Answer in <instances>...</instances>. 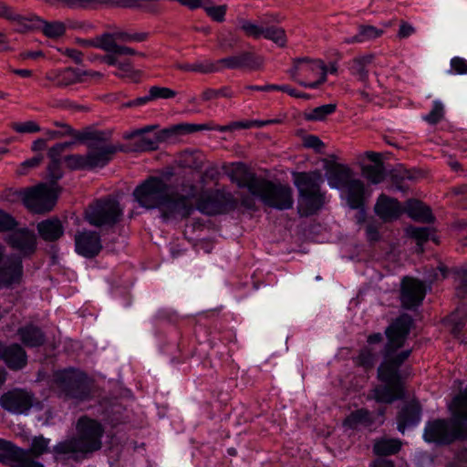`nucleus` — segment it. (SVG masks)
Returning <instances> with one entry per match:
<instances>
[{"instance_id": "9d476101", "label": "nucleus", "mask_w": 467, "mask_h": 467, "mask_svg": "<svg viewBox=\"0 0 467 467\" xmlns=\"http://www.w3.org/2000/svg\"><path fill=\"white\" fill-rule=\"evenodd\" d=\"M255 196L265 205L278 210H288L294 204L293 191L289 185L274 183L265 179Z\"/></svg>"}, {"instance_id": "412c9836", "label": "nucleus", "mask_w": 467, "mask_h": 467, "mask_svg": "<svg viewBox=\"0 0 467 467\" xmlns=\"http://www.w3.org/2000/svg\"><path fill=\"white\" fill-rule=\"evenodd\" d=\"M263 58L256 57L252 52H242L236 56L224 57L218 60L221 67L230 69L248 67L251 69L259 68L263 65Z\"/></svg>"}, {"instance_id": "49530a36", "label": "nucleus", "mask_w": 467, "mask_h": 467, "mask_svg": "<svg viewBox=\"0 0 467 467\" xmlns=\"http://www.w3.org/2000/svg\"><path fill=\"white\" fill-rule=\"evenodd\" d=\"M444 116V107L439 100L433 102L431 112L423 116V119L430 124H437L440 122Z\"/></svg>"}, {"instance_id": "aec40b11", "label": "nucleus", "mask_w": 467, "mask_h": 467, "mask_svg": "<svg viewBox=\"0 0 467 467\" xmlns=\"http://www.w3.org/2000/svg\"><path fill=\"white\" fill-rule=\"evenodd\" d=\"M45 79L56 88H64L80 83V73L78 68L72 67L56 68L47 71Z\"/></svg>"}, {"instance_id": "c756f323", "label": "nucleus", "mask_w": 467, "mask_h": 467, "mask_svg": "<svg viewBox=\"0 0 467 467\" xmlns=\"http://www.w3.org/2000/svg\"><path fill=\"white\" fill-rule=\"evenodd\" d=\"M403 209L404 212L415 221L423 223H430L432 221L433 217L431 209L425 206L421 202L417 200H409Z\"/></svg>"}, {"instance_id": "4468645a", "label": "nucleus", "mask_w": 467, "mask_h": 467, "mask_svg": "<svg viewBox=\"0 0 467 467\" xmlns=\"http://www.w3.org/2000/svg\"><path fill=\"white\" fill-rule=\"evenodd\" d=\"M54 382L61 394H64L66 397L78 400L85 399L82 393L85 384L77 370L69 368L57 371L55 374Z\"/></svg>"}, {"instance_id": "79ce46f5", "label": "nucleus", "mask_w": 467, "mask_h": 467, "mask_svg": "<svg viewBox=\"0 0 467 467\" xmlns=\"http://www.w3.org/2000/svg\"><path fill=\"white\" fill-rule=\"evenodd\" d=\"M337 105L330 103L317 107L306 113L307 120L321 121L336 111Z\"/></svg>"}, {"instance_id": "4c0bfd02", "label": "nucleus", "mask_w": 467, "mask_h": 467, "mask_svg": "<svg viewBox=\"0 0 467 467\" xmlns=\"http://www.w3.org/2000/svg\"><path fill=\"white\" fill-rule=\"evenodd\" d=\"M118 71L114 75L120 78H128L133 82H138L140 78V71L136 70L130 60L119 61L117 66Z\"/></svg>"}, {"instance_id": "6e6552de", "label": "nucleus", "mask_w": 467, "mask_h": 467, "mask_svg": "<svg viewBox=\"0 0 467 467\" xmlns=\"http://www.w3.org/2000/svg\"><path fill=\"white\" fill-rule=\"evenodd\" d=\"M123 213L119 203L112 198L97 200L85 211L86 221L96 227L112 226L121 219Z\"/></svg>"}, {"instance_id": "a878e982", "label": "nucleus", "mask_w": 467, "mask_h": 467, "mask_svg": "<svg viewBox=\"0 0 467 467\" xmlns=\"http://www.w3.org/2000/svg\"><path fill=\"white\" fill-rule=\"evenodd\" d=\"M17 335L22 343L28 348L40 347L46 340L43 331L32 324L20 327L17 330Z\"/></svg>"}, {"instance_id": "37998d69", "label": "nucleus", "mask_w": 467, "mask_h": 467, "mask_svg": "<svg viewBox=\"0 0 467 467\" xmlns=\"http://www.w3.org/2000/svg\"><path fill=\"white\" fill-rule=\"evenodd\" d=\"M49 449V440L44 438L43 436L35 437L32 440L30 448L26 450L28 451V455L31 459L33 457H39L46 452L48 451Z\"/></svg>"}, {"instance_id": "72a5a7b5", "label": "nucleus", "mask_w": 467, "mask_h": 467, "mask_svg": "<svg viewBox=\"0 0 467 467\" xmlns=\"http://www.w3.org/2000/svg\"><path fill=\"white\" fill-rule=\"evenodd\" d=\"M373 422L371 413L366 409L352 411L344 420V425L356 429L359 425L369 426Z\"/></svg>"}, {"instance_id": "f704fd0d", "label": "nucleus", "mask_w": 467, "mask_h": 467, "mask_svg": "<svg viewBox=\"0 0 467 467\" xmlns=\"http://www.w3.org/2000/svg\"><path fill=\"white\" fill-rule=\"evenodd\" d=\"M238 25L240 30L248 37L259 39L263 36L265 28L263 22L257 23L244 18H238Z\"/></svg>"}, {"instance_id": "dca6fc26", "label": "nucleus", "mask_w": 467, "mask_h": 467, "mask_svg": "<svg viewBox=\"0 0 467 467\" xmlns=\"http://www.w3.org/2000/svg\"><path fill=\"white\" fill-rule=\"evenodd\" d=\"M426 295L424 284L413 277L406 276L401 282L400 301L403 307L410 309L418 306Z\"/></svg>"}, {"instance_id": "7ed1b4c3", "label": "nucleus", "mask_w": 467, "mask_h": 467, "mask_svg": "<svg viewBox=\"0 0 467 467\" xmlns=\"http://www.w3.org/2000/svg\"><path fill=\"white\" fill-rule=\"evenodd\" d=\"M157 126L149 125L142 129L135 130L127 138L137 137L130 149H123L108 143L110 132L102 130H86L78 133L77 139L79 141H86L88 151L87 160L89 169L103 167L109 163L117 151H148L156 150L159 143V137H145L144 134L155 130Z\"/></svg>"}, {"instance_id": "6e6d98bb", "label": "nucleus", "mask_w": 467, "mask_h": 467, "mask_svg": "<svg viewBox=\"0 0 467 467\" xmlns=\"http://www.w3.org/2000/svg\"><path fill=\"white\" fill-rule=\"evenodd\" d=\"M204 10L206 14L214 21L223 22L225 19L227 6L225 5L217 6H205Z\"/></svg>"}, {"instance_id": "1a4fd4ad", "label": "nucleus", "mask_w": 467, "mask_h": 467, "mask_svg": "<svg viewBox=\"0 0 467 467\" xmlns=\"http://www.w3.org/2000/svg\"><path fill=\"white\" fill-rule=\"evenodd\" d=\"M59 192L60 188L57 183H39L25 192L23 202L33 213H47L54 208Z\"/></svg>"}, {"instance_id": "3c124183", "label": "nucleus", "mask_w": 467, "mask_h": 467, "mask_svg": "<svg viewBox=\"0 0 467 467\" xmlns=\"http://www.w3.org/2000/svg\"><path fill=\"white\" fill-rule=\"evenodd\" d=\"M11 127L17 133H36L41 130L40 126L34 120L14 122Z\"/></svg>"}, {"instance_id": "b1692460", "label": "nucleus", "mask_w": 467, "mask_h": 467, "mask_svg": "<svg viewBox=\"0 0 467 467\" xmlns=\"http://www.w3.org/2000/svg\"><path fill=\"white\" fill-rule=\"evenodd\" d=\"M375 213L388 222L399 218L404 213V209L396 199L381 194L377 200Z\"/></svg>"}, {"instance_id": "052dcab7", "label": "nucleus", "mask_w": 467, "mask_h": 467, "mask_svg": "<svg viewBox=\"0 0 467 467\" xmlns=\"http://www.w3.org/2000/svg\"><path fill=\"white\" fill-rule=\"evenodd\" d=\"M47 174L48 178L51 180V182L57 183V181L62 177V171L60 168V162L51 161L47 167Z\"/></svg>"}, {"instance_id": "13d9d810", "label": "nucleus", "mask_w": 467, "mask_h": 467, "mask_svg": "<svg viewBox=\"0 0 467 467\" xmlns=\"http://www.w3.org/2000/svg\"><path fill=\"white\" fill-rule=\"evenodd\" d=\"M412 177L409 171H397L392 174V181L396 184V188L404 191L406 187L403 185L405 180H410Z\"/></svg>"}, {"instance_id": "864d4df0", "label": "nucleus", "mask_w": 467, "mask_h": 467, "mask_svg": "<svg viewBox=\"0 0 467 467\" xmlns=\"http://www.w3.org/2000/svg\"><path fill=\"white\" fill-rule=\"evenodd\" d=\"M150 91L152 100L159 99H168L176 96V92L173 89L166 87L152 86L150 88Z\"/></svg>"}, {"instance_id": "0eeeda50", "label": "nucleus", "mask_w": 467, "mask_h": 467, "mask_svg": "<svg viewBox=\"0 0 467 467\" xmlns=\"http://www.w3.org/2000/svg\"><path fill=\"white\" fill-rule=\"evenodd\" d=\"M291 78L307 88H318L327 81L328 69L320 59L297 58L289 70Z\"/></svg>"}, {"instance_id": "4d7b16f0", "label": "nucleus", "mask_w": 467, "mask_h": 467, "mask_svg": "<svg viewBox=\"0 0 467 467\" xmlns=\"http://www.w3.org/2000/svg\"><path fill=\"white\" fill-rule=\"evenodd\" d=\"M67 26L78 30L82 33H89L95 29V26L88 21H78V20H68Z\"/></svg>"}, {"instance_id": "4be33fe9", "label": "nucleus", "mask_w": 467, "mask_h": 467, "mask_svg": "<svg viewBox=\"0 0 467 467\" xmlns=\"http://www.w3.org/2000/svg\"><path fill=\"white\" fill-rule=\"evenodd\" d=\"M0 359L12 370L23 368L27 363V355L19 344H11L5 347L1 343Z\"/></svg>"}, {"instance_id": "393cba45", "label": "nucleus", "mask_w": 467, "mask_h": 467, "mask_svg": "<svg viewBox=\"0 0 467 467\" xmlns=\"http://www.w3.org/2000/svg\"><path fill=\"white\" fill-rule=\"evenodd\" d=\"M421 409L418 402H410L405 405L398 415V430L401 433L406 428L414 426L420 420Z\"/></svg>"}, {"instance_id": "a18cd8bd", "label": "nucleus", "mask_w": 467, "mask_h": 467, "mask_svg": "<svg viewBox=\"0 0 467 467\" xmlns=\"http://www.w3.org/2000/svg\"><path fill=\"white\" fill-rule=\"evenodd\" d=\"M382 34L383 31L381 29H378L372 26H360L359 33L353 36L349 42H362L369 39H375L379 37Z\"/></svg>"}, {"instance_id": "603ef678", "label": "nucleus", "mask_w": 467, "mask_h": 467, "mask_svg": "<svg viewBox=\"0 0 467 467\" xmlns=\"http://www.w3.org/2000/svg\"><path fill=\"white\" fill-rule=\"evenodd\" d=\"M43 160V154H38L33 158L26 160L19 165L16 171L17 174L26 175L29 170L38 167L42 163Z\"/></svg>"}, {"instance_id": "9b49d317", "label": "nucleus", "mask_w": 467, "mask_h": 467, "mask_svg": "<svg viewBox=\"0 0 467 467\" xmlns=\"http://www.w3.org/2000/svg\"><path fill=\"white\" fill-rule=\"evenodd\" d=\"M35 402L34 394L25 389H10L0 397L1 408L16 415L27 414Z\"/></svg>"}, {"instance_id": "423d86ee", "label": "nucleus", "mask_w": 467, "mask_h": 467, "mask_svg": "<svg viewBox=\"0 0 467 467\" xmlns=\"http://www.w3.org/2000/svg\"><path fill=\"white\" fill-rule=\"evenodd\" d=\"M452 419L434 420L429 421L424 429L423 438L428 442L450 444L456 440L467 439V420L455 417L451 410Z\"/></svg>"}, {"instance_id": "de8ad7c7", "label": "nucleus", "mask_w": 467, "mask_h": 467, "mask_svg": "<svg viewBox=\"0 0 467 467\" xmlns=\"http://www.w3.org/2000/svg\"><path fill=\"white\" fill-rule=\"evenodd\" d=\"M221 70V67L218 63L212 60H202L193 63V72L201 74H210Z\"/></svg>"}, {"instance_id": "a19ab883", "label": "nucleus", "mask_w": 467, "mask_h": 467, "mask_svg": "<svg viewBox=\"0 0 467 467\" xmlns=\"http://www.w3.org/2000/svg\"><path fill=\"white\" fill-rule=\"evenodd\" d=\"M119 45L113 33H104L96 36L95 48L102 49L107 53L116 54Z\"/></svg>"}, {"instance_id": "58836bf2", "label": "nucleus", "mask_w": 467, "mask_h": 467, "mask_svg": "<svg viewBox=\"0 0 467 467\" xmlns=\"http://www.w3.org/2000/svg\"><path fill=\"white\" fill-rule=\"evenodd\" d=\"M262 37L271 40L280 47H284L287 42L285 31L282 27L278 26H265Z\"/></svg>"}, {"instance_id": "f03ea898", "label": "nucleus", "mask_w": 467, "mask_h": 467, "mask_svg": "<svg viewBox=\"0 0 467 467\" xmlns=\"http://www.w3.org/2000/svg\"><path fill=\"white\" fill-rule=\"evenodd\" d=\"M133 196L146 209H158L164 221L184 219L195 210L196 187L184 183L173 190L162 178L151 176L138 185Z\"/></svg>"}, {"instance_id": "c85d7f7f", "label": "nucleus", "mask_w": 467, "mask_h": 467, "mask_svg": "<svg viewBox=\"0 0 467 467\" xmlns=\"http://www.w3.org/2000/svg\"><path fill=\"white\" fill-rule=\"evenodd\" d=\"M373 55H365L353 58L349 64L350 73L362 83L368 79V67L373 61Z\"/></svg>"}, {"instance_id": "680f3d73", "label": "nucleus", "mask_w": 467, "mask_h": 467, "mask_svg": "<svg viewBox=\"0 0 467 467\" xmlns=\"http://www.w3.org/2000/svg\"><path fill=\"white\" fill-rule=\"evenodd\" d=\"M451 67L455 74H467V60L455 57L451 60Z\"/></svg>"}, {"instance_id": "20e7f679", "label": "nucleus", "mask_w": 467, "mask_h": 467, "mask_svg": "<svg viewBox=\"0 0 467 467\" xmlns=\"http://www.w3.org/2000/svg\"><path fill=\"white\" fill-rule=\"evenodd\" d=\"M76 436L58 442L53 448L57 455H69L79 461L102 448L104 426L88 416L80 417L75 426Z\"/></svg>"}, {"instance_id": "7c9ffc66", "label": "nucleus", "mask_w": 467, "mask_h": 467, "mask_svg": "<svg viewBox=\"0 0 467 467\" xmlns=\"http://www.w3.org/2000/svg\"><path fill=\"white\" fill-rule=\"evenodd\" d=\"M10 22L15 31L25 33L38 29L39 25H41V18L35 15L22 16L15 12Z\"/></svg>"}, {"instance_id": "39448f33", "label": "nucleus", "mask_w": 467, "mask_h": 467, "mask_svg": "<svg viewBox=\"0 0 467 467\" xmlns=\"http://www.w3.org/2000/svg\"><path fill=\"white\" fill-rule=\"evenodd\" d=\"M324 180L319 171L294 173V183L298 190L297 210L301 216L316 213L324 203L320 185Z\"/></svg>"}, {"instance_id": "c03bdc74", "label": "nucleus", "mask_w": 467, "mask_h": 467, "mask_svg": "<svg viewBox=\"0 0 467 467\" xmlns=\"http://www.w3.org/2000/svg\"><path fill=\"white\" fill-rule=\"evenodd\" d=\"M376 360L377 354L368 347H365L362 349H360L358 357L355 358L356 364L365 368H373Z\"/></svg>"}, {"instance_id": "ea45409f", "label": "nucleus", "mask_w": 467, "mask_h": 467, "mask_svg": "<svg viewBox=\"0 0 467 467\" xmlns=\"http://www.w3.org/2000/svg\"><path fill=\"white\" fill-rule=\"evenodd\" d=\"M362 173L373 184L380 183L385 178L383 164L364 165Z\"/></svg>"}, {"instance_id": "cd10ccee", "label": "nucleus", "mask_w": 467, "mask_h": 467, "mask_svg": "<svg viewBox=\"0 0 467 467\" xmlns=\"http://www.w3.org/2000/svg\"><path fill=\"white\" fill-rule=\"evenodd\" d=\"M343 188L346 189L347 192V201L348 205L352 209L361 207L365 194V186L363 182L359 179L352 178Z\"/></svg>"}, {"instance_id": "2eb2a0df", "label": "nucleus", "mask_w": 467, "mask_h": 467, "mask_svg": "<svg viewBox=\"0 0 467 467\" xmlns=\"http://www.w3.org/2000/svg\"><path fill=\"white\" fill-rule=\"evenodd\" d=\"M234 199L231 193L214 191L204 193L197 202V209L208 215H215L226 212Z\"/></svg>"}, {"instance_id": "f8f14e48", "label": "nucleus", "mask_w": 467, "mask_h": 467, "mask_svg": "<svg viewBox=\"0 0 467 467\" xmlns=\"http://www.w3.org/2000/svg\"><path fill=\"white\" fill-rule=\"evenodd\" d=\"M24 266L21 257L9 255L0 262V289L13 290L23 284Z\"/></svg>"}, {"instance_id": "09e8293b", "label": "nucleus", "mask_w": 467, "mask_h": 467, "mask_svg": "<svg viewBox=\"0 0 467 467\" xmlns=\"http://www.w3.org/2000/svg\"><path fill=\"white\" fill-rule=\"evenodd\" d=\"M66 165L71 170L89 169L86 155L72 154L65 158Z\"/></svg>"}, {"instance_id": "774afa93", "label": "nucleus", "mask_w": 467, "mask_h": 467, "mask_svg": "<svg viewBox=\"0 0 467 467\" xmlns=\"http://www.w3.org/2000/svg\"><path fill=\"white\" fill-rule=\"evenodd\" d=\"M304 145L307 148H312L315 150H319L324 146L321 140L315 135L306 136L304 140Z\"/></svg>"}, {"instance_id": "0e129e2a", "label": "nucleus", "mask_w": 467, "mask_h": 467, "mask_svg": "<svg viewBox=\"0 0 467 467\" xmlns=\"http://www.w3.org/2000/svg\"><path fill=\"white\" fill-rule=\"evenodd\" d=\"M60 53L67 57L71 58L76 64H82L83 62V53L75 48H65L60 49Z\"/></svg>"}, {"instance_id": "5fc2aeb1", "label": "nucleus", "mask_w": 467, "mask_h": 467, "mask_svg": "<svg viewBox=\"0 0 467 467\" xmlns=\"http://www.w3.org/2000/svg\"><path fill=\"white\" fill-rule=\"evenodd\" d=\"M272 120L261 121V120H242V121H234L229 123L230 131L240 130V129H251L254 127L261 128L265 126L268 123H271Z\"/></svg>"}, {"instance_id": "473e14b6", "label": "nucleus", "mask_w": 467, "mask_h": 467, "mask_svg": "<svg viewBox=\"0 0 467 467\" xmlns=\"http://www.w3.org/2000/svg\"><path fill=\"white\" fill-rule=\"evenodd\" d=\"M212 128V122L210 123H202V124H194V123H181L177 125H173L169 129H166L162 131L165 136H171L174 134H190L194 133L201 130H210Z\"/></svg>"}, {"instance_id": "bf43d9fd", "label": "nucleus", "mask_w": 467, "mask_h": 467, "mask_svg": "<svg viewBox=\"0 0 467 467\" xmlns=\"http://www.w3.org/2000/svg\"><path fill=\"white\" fill-rule=\"evenodd\" d=\"M73 142H63V143H57L53 147H51L48 150V157L51 161H59V157L63 151L71 145H73Z\"/></svg>"}, {"instance_id": "bb28decb", "label": "nucleus", "mask_w": 467, "mask_h": 467, "mask_svg": "<svg viewBox=\"0 0 467 467\" xmlns=\"http://www.w3.org/2000/svg\"><path fill=\"white\" fill-rule=\"evenodd\" d=\"M37 231L40 237L47 242H54L59 239L64 234L63 225L57 218L40 222L37 224Z\"/></svg>"}, {"instance_id": "6ab92c4d", "label": "nucleus", "mask_w": 467, "mask_h": 467, "mask_svg": "<svg viewBox=\"0 0 467 467\" xmlns=\"http://www.w3.org/2000/svg\"><path fill=\"white\" fill-rule=\"evenodd\" d=\"M230 177L239 188H246L254 196L259 192L265 180L256 177L254 173L249 171L245 164L241 162L234 165V168L230 172Z\"/></svg>"}, {"instance_id": "f3484780", "label": "nucleus", "mask_w": 467, "mask_h": 467, "mask_svg": "<svg viewBox=\"0 0 467 467\" xmlns=\"http://www.w3.org/2000/svg\"><path fill=\"white\" fill-rule=\"evenodd\" d=\"M75 250L86 258L95 257L102 249L100 236L98 233L88 230L78 232L75 234Z\"/></svg>"}, {"instance_id": "8fccbe9b", "label": "nucleus", "mask_w": 467, "mask_h": 467, "mask_svg": "<svg viewBox=\"0 0 467 467\" xmlns=\"http://www.w3.org/2000/svg\"><path fill=\"white\" fill-rule=\"evenodd\" d=\"M407 234L414 238L418 245H422L423 243H425L430 235H431V229L429 227H408L406 229Z\"/></svg>"}, {"instance_id": "2f4dec72", "label": "nucleus", "mask_w": 467, "mask_h": 467, "mask_svg": "<svg viewBox=\"0 0 467 467\" xmlns=\"http://www.w3.org/2000/svg\"><path fill=\"white\" fill-rule=\"evenodd\" d=\"M401 445L402 443L399 439L381 438L375 441L373 451L379 456H389L398 453Z\"/></svg>"}, {"instance_id": "338daca9", "label": "nucleus", "mask_w": 467, "mask_h": 467, "mask_svg": "<svg viewBox=\"0 0 467 467\" xmlns=\"http://www.w3.org/2000/svg\"><path fill=\"white\" fill-rule=\"evenodd\" d=\"M415 33V28L409 23L402 21L400 25L398 37L407 38Z\"/></svg>"}, {"instance_id": "e2e57ef3", "label": "nucleus", "mask_w": 467, "mask_h": 467, "mask_svg": "<svg viewBox=\"0 0 467 467\" xmlns=\"http://www.w3.org/2000/svg\"><path fill=\"white\" fill-rule=\"evenodd\" d=\"M16 226V221L8 213L0 211V232L12 230Z\"/></svg>"}, {"instance_id": "e433bc0d", "label": "nucleus", "mask_w": 467, "mask_h": 467, "mask_svg": "<svg viewBox=\"0 0 467 467\" xmlns=\"http://www.w3.org/2000/svg\"><path fill=\"white\" fill-rule=\"evenodd\" d=\"M449 410L452 411L455 417L467 420V387L452 400L449 405Z\"/></svg>"}, {"instance_id": "c9c22d12", "label": "nucleus", "mask_w": 467, "mask_h": 467, "mask_svg": "<svg viewBox=\"0 0 467 467\" xmlns=\"http://www.w3.org/2000/svg\"><path fill=\"white\" fill-rule=\"evenodd\" d=\"M38 29H41L46 36L57 38L66 33L67 25L60 21L47 22L41 18V25H39Z\"/></svg>"}, {"instance_id": "a211bd4d", "label": "nucleus", "mask_w": 467, "mask_h": 467, "mask_svg": "<svg viewBox=\"0 0 467 467\" xmlns=\"http://www.w3.org/2000/svg\"><path fill=\"white\" fill-rule=\"evenodd\" d=\"M324 169L327 182L331 188L343 189L353 178V171L349 166L337 162L334 160H325Z\"/></svg>"}, {"instance_id": "f257e3e1", "label": "nucleus", "mask_w": 467, "mask_h": 467, "mask_svg": "<svg viewBox=\"0 0 467 467\" xmlns=\"http://www.w3.org/2000/svg\"><path fill=\"white\" fill-rule=\"evenodd\" d=\"M411 325V317L401 315L386 328L388 340L382 351L383 360L378 368V379L384 385L374 387L368 395V400L392 403L403 398L404 387L400 368L411 353L410 348H404Z\"/></svg>"}, {"instance_id": "ddd939ff", "label": "nucleus", "mask_w": 467, "mask_h": 467, "mask_svg": "<svg viewBox=\"0 0 467 467\" xmlns=\"http://www.w3.org/2000/svg\"><path fill=\"white\" fill-rule=\"evenodd\" d=\"M0 462L11 467H44L40 462L31 459L25 449L3 439H0Z\"/></svg>"}, {"instance_id": "69168bd1", "label": "nucleus", "mask_w": 467, "mask_h": 467, "mask_svg": "<svg viewBox=\"0 0 467 467\" xmlns=\"http://www.w3.org/2000/svg\"><path fill=\"white\" fill-rule=\"evenodd\" d=\"M279 91L285 92L289 96H291L293 98H296V99H310L309 94L298 91L297 89L293 88L288 85H279Z\"/></svg>"}, {"instance_id": "5701e85b", "label": "nucleus", "mask_w": 467, "mask_h": 467, "mask_svg": "<svg viewBox=\"0 0 467 467\" xmlns=\"http://www.w3.org/2000/svg\"><path fill=\"white\" fill-rule=\"evenodd\" d=\"M7 244L24 255L30 254L36 250V235L26 229L17 230L8 235Z\"/></svg>"}]
</instances>
